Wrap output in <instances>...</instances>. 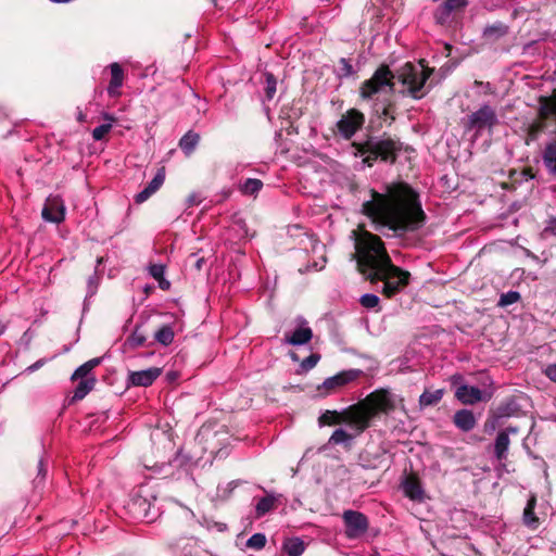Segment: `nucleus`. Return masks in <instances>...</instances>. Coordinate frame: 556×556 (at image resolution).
<instances>
[{
    "mask_svg": "<svg viewBox=\"0 0 556 556\" xmlns=\"http://www.w3.org/2000/svg\"><path fill=\"white\" fill-rule=\"evenodd\" d=\"M430 74L431 71L422 64L405 63L396 71V74H393L388 66L381 65L369 79L361 85L359 96L363 100H372L378 93L392 92L395 78L403 86V89L400 90L403 96L418 100L428 93L426 81Z\"/></svg>",
    "mask_w": 556,
    "mask_h": 556,
    "instance_id": "7ed1b4c3",
    "label": "nucleus"
},
{
    "mask_svg": "<svg viewBox=\"0 0 556 556\" xmlns=\"http://www.w3.org/2000/svg\"><path fill=\"white\" fill-rule=\"evenodd\" d=\"M545 232L552 233L556 237V218H551L547 226L545 227Z\"/></svg>",
    "mask_w": 556,
    "mask_h": 556,
    "instance_id": "49530a36",
    "label": "nucleus"
},
{
    "mask_svg": "<svg viewBox=\"0 0 556 556\" xmlns=\"http://www.w3.org/2000/svg\"><path fill=\"white\" fill-rule=\"evenodd\" d=\"M497 124L498 118L495 110L489 104H483L467 116L464 126L467 131H473L472 138L477 140L485 131L492 134Z\"/></svg>",
    "mask_w": 556,
    "mask_h": 556,
    "instance_id": "423d86ee",
    "label": "nucleus"
},
{
    "mask_svg": "<svg viewBox=\"0 0 556 556\" xmlns=\"http://www.w3.org/2000/svg\"><path fill=\"white\" fill-rule=\"evenodd\" d=\"M353 440V435L348 433L344 429L339 428L333 431L329 439V443L331 444H342Z\"/></svg>",
    "mask_w": 556,
    "mask_h": 556,
    "instance_id": "f704fd0d",
    "label": "nucleus"
},
{
    "mask_svg": "<svg viewBox=\"0 0 556 556\" xmlns=\"http://www.w3.org/2000/svg\"><path fill=\"white\" fill-rule=\"evenodd\" d=\"M263 182L256 178H248L241 186L240 191L245 195H253L260 192Z\"/></svg>",
    "mask_w": 556,
    "mask_h": 556,
    "instance_id": "c85d7f7f",
    "label": "nucleus"
},
{
    "mask_svg": "<svg viewBox=\"0 0 556 556\" xmlns=\"http://www.w3.org/2000/svg\"><path fill=\"white\" fill-rule=\"evenodd\" d=\"M452 14V11H450V8L446 7L444 3H442L435 11L434 17L439 24H444L450 15Z\"/></svg>",
    "mask_w": 556,
    "mask_h": 556,
    "instance_id": "ea45409f",
    "label": "nucleus"
},
{
    "mask_svg": "<svg viewBox=\"0 0 556 556\" xmlns=\"http://www.w3.org/2000/svg\"><path fill=\"white\" fill-rule=\"evenodd\" d=\"M242 482L243 481H241V480L230 481L226 486L227 495L229 496L236 488H238L240 484H242Z\"/></svg>",
    "mask_w": 556,
    "mask_h": 556,
    "instance_id": "de8ad7c7",
    "label": "nucleus"
},
{
    "mask_svg": "<svg viewBox=\"0 0 556 556\" xmlns=\"http://www.w3.org/2000/svg\"><path fill=\"white\" fill-rule=\"evenodd\" d=\"M299 327L290 334L285 337V342L290 345H303L311 341L313 338V331L307 326L305 319L300 317Z\"/></svg>",
    "mask_w": 556,
    "mask_h": 556,
    "instance_id": "2eb2a0df",
    "label": "nucleus"
},
{
    "mask_svg": "<svg viewBox=\"0 0 556 556\" xmlns=\"http://www.w3.org/2000/svg\"><path fill=\"white\" fill-rule=\"evenodd\" d=\"M456 399L465 405H473L481 401H488L491 395H485L479 388L460 384L455 391Z\"/></svg>",
    "mask_w": 556,
    "mask_h": 556,
    "instance_id": "f8f14e48",
    "label": "nucleus"
},
{
    "mask_svg": "<svg viewBox=\"0 0 556 556\" xmlns=\"http://www.w3.org/2000/svg\"><path fill=\"white\" fill-rule=\"evenodd\" d=\"M47 462L43 458H40L37 466V477L34 479V488H38L42 484L47 476Z\"/></svg>",
    "mask_w": 556,
    "mask_h": 556,
    "instance_id": "58836bf2",
    "label": "nucleus"
},
{
    "mask_svg": "<svg viewBox=\"0 0 556 556\" xmlns=\"http://www.w3.org/2000/svg\"><path fill=\"white\" fill-rule=\"evenodd\" d=\"M304 549L305 544L300 538H291L283 543V551L288 556H301Z\"/></svg>",
    "mask_w": 556,
    "mask_h": 556,
    "instance_id": "393cba45",
    "label": "nucleus"
},
{
    "mask_svg": "<svg viewBox=\"0 0 556 556\" xmlns=\"http://www.w3.org/2000/svg\"><path fill=\"white\" fill-rule=\"evenodd\" d=\"M159 281H160V287L162 289H167L169 287V282L168 281H162V279L159 280Z\"/></svg>",
    "mask_w": 556,
    "mask_h": 556,
    "instance_id": "6e6d98bb",
    "label": "nucleus"
},
{
    "mask_svg": "<svg viewBox=\"0 0 556 556\" xmlns=\"http://www.w3.org/2000/svg\"><path fill=\"white\" fill-rule=\"evenodd\" d=\"M380 299L374 293H365L361 296L359 303L363 307L374 309L379 307Z\"/></svg>",
    "mask_w": 556,
    "mask_h": 556,
    "instance_id": "c9c22d12",
    "label": "nucleus"
},
{
    "mask_svg": "<svg viewBox=\"0 0 556 556\" xmlns=\"http://www.w3.org/2000/svg\"><path fill=\"white\" fill-rule=\"evenodd\" d=\"M313 267L317 270V263H314Z\"/></svg>",
    "mask_w": 556,
    "mask_h": 556,
    "instance_id": "e2e57ef3",
    "label": "nucleus"
},
{
    "mask_svg": "<svg viewBox=\"0 0 556 556\" xmlns=\"http://www.w3.org/2000/svg\"><path fill=\"white\" fill-rule=\"evenodd\" d=\"M46 222L60 224L65 218V205L60 197H49L41 212Z\"/></svg>",
    "mask_w": 556,
    "mask_h": 556,
    "instance_id": "9b49d317",
    "label": "nucleus"
},
{
    "mask_svg": "<svg viewBox=\"0 0 556 556\" xmlns=\"http://www.w3.org/2000/svg\"><path fill=\"white\" fill-rule=\"evenodd\" d=\"M539 130H540V126H539V125H532V126L530 127L529 138H530L531 140H535V138H536V134H538V131H539Z\"/></svg>",
    "mask_w": 556,
    "mask_h": 556,
    "instance_id": "603ef678",
    "label": "nucleus"
},
{
    "mask_svg": "<svg viewBox=\"0 0 556 556\" xmlns=\"http://www.w3.org/2000/svg\"><path fill=\"white\" fill-rule=\"evenodd\" d=\"M128 509L138 519L154 520L157 515L153 502L141 494H135L128 502Z\"/></svg>",
    "mask_w": 556,
    "mask_h": 556,
    "instance_id": "9d476101",
    "label": "nucleus"
},
{
    "mask_svg": "<svg viewBox=\"0 0 556 556\" xmlns=\"http://www.w3.org/2000/svg\"><path fill=\"white\" fill-rule=\"evenodd\" d=\"M506 31H507V28L504 25L498 24L497 26L486 27L484 30V35L485 36L496 35L497 37H500V36L505 35Z\"/></svg>",
    "mask_w": 556,
    "mask_h": 556,
    "instance_id": "79ce46f5",
    "label": "nucleus"
},
{
    "mask_svg": "<svg viewBox=\"0 0 556 556\" xmlns=\"http://www.w3.org/2000/svg\"><path fill=\"white\" fill-rule=\"evenodd\" d=\"M77 119H78V122H80V123H81V122H85V119H86V114H84L81 111H79V112H78V114H77Z\"/></svg>",
    "mask_w": 556,
    "mask_h": 556,
    "instance_id": "5fc2aeb1",
    "label": "nucleus"
},
{
    "mask_svg": "<svg viewBox=\"0 0 556 556\" xmlns=\"http://www.w3.org/2000/svg\"><path fill=\"white\" fill-rule=\"evenodd\" d=\"M497 412L501 417L514 416L518 412V404L514 400H507L498 406Z\"/></svg>",
    "mask_w": 556,
    "mask_h": 556,
    "instance_id": "7c9ffc66",
    "label": "nucleus"
},
{
    "mask_svg": "<svg viewBox=\"0 0 556 556\" xmlns=\"http://www.w3.org/2000/svg\"><path fill=\"white\" fill-rule=\"evenodd\" d=\"M264 492H266V496L258 500L255 505V514L256 517H263L268 511L273 510L277 506L278 500L281 497L280 494L268 493L264 488L260 486Z\"/></svg>",
    "mask_w": 556,
    "mask_h": 556,
    "instance_id": "a211bd4d",
    "label": "nucleus"
},
{
    "mask_svg": "<svg viewBox=\"0 0 556 556\" xmlns=\"http://www.w3.org/2000/svg\"><path fill=\"white\" fill-rule=\"evenodd\" d=\"M354 68L348 59L341 58L338 63L337 74L340 78H346L354 74Z\"/></svg>",
    "mask_w": 556,
    "mask_h": 556,
    "instance_id": "72a5a7b5",
    "label": "nucleus"
},
{
    "mask_svg": "<svg viewBox=\"0 0 556 556\" xmlns=\"http://www.w3.org/2000/svg\"><path fill=\"white\" fill-rule=\"evenodd\" d=\"M43 364H45V361L39 359V361L35 362L33 365L28 366L25 371L28 374H31V372L38 370L41 366H43Z\"/></svg>",
    "mask_w": 556,
    "mask_h": 556,
    "instance_id": "09e8293b",
    "label": "nucleus"
},
{
    "mask_svg": "<svg viewBox=\"0 0 556 556\" xmlns=\"http://www.w3.org/2000/svg\"><path fill=\"white\" fill-rule=\"evenodd\" d=\"M390 282L391 283H397V279L396 278H390Z\"/></svg>",
    "mask_w": 556,
    "mask_h": 556,
    "instance_id": "680f3d73",
    "label": "nucleus"
},
{
    "mask_svg": "<svg viewBox=\"0 0 556 556\" xmlns=\"http://www.w3.org/2000/svg\"><path fill=\"white\" fill-rule=\"evenodd\" d=\"M403 491L405 495L413 501H422L425 497V492L421 486L420 481L415 476H408L404 479Z\"/></svg>",
    "mask_w": 556,
    "mask_h": 556,
    "instance_id": "f3484780",
    "label": "nucleus"
},
{
    "mask_svg": "<svg viewBox=\"0 0 556 556\" xmlns=\"http://www.w3.org/2000/svg\"><path fill=\"white\" fill-rule=\"evenodd\" d=\"M364 123V114L356 109H351L337 122V129L342 138L349 140L362 128Z\"/></svg>",
    "mask_w": 556,
    "mask_h": 556,
    "instance_id": "6e6552de",
    "label": "nucleus"
},
{
    "mask_svg": "<svg viewBox=\"0 0 556 556\" xmlns=\"http://www.w3.org/2000/svg\"><path fill=\"white\" fill-rule=\"evenodd\" d=\"M545 375L554 382H556V364H551L545 369Z\"/></svg>",
    "mask_w": 556,
    "mask_h": 556,
    "instance_id": "a18cd8bd",
    "label": "nucleus"
},
{
    "mask_svg": "<svg viewBox=\"0 0 556 556\" xmlns=\"http://www.w3.org/2000/svg\"><path fill=\"white\" fill-rule=\"evenodd\" d=\"M442 397H443V390L442 389H438V390H435L433 392L425 391L419 396V404L422 407L432 406V405L438 404L442 400Z\"/></svg>",
    "mask_w": 556,
    "mask_h": 556,
    "instance_id": "bb28decb",
    "label": "nucleus"
},
{
    "mask_svg": "<svg viewBox=\"0 0 556 556\" xmlns=\"http://www.w3.org/2000/svg\"><path fill=\"white\" fill-rule=\"evenodd\" d=\"M91 370H88L87 366L83 364L79 366L74 374L72 375L73 380H80L86 378H94L93 376H90Z\"/></svg>",
    "mask_w": 556,
    "mask_h": 556,
    "instance_id": "a19ab883",
    "label": "nucleus"
},
{
    "mask_svg": "<svg viewBox=\"0 0 556 556\" xmlns=\"http://www.w3.org/2000/svg\"><path fill=\"white\" fill-rule=\"evenodd\" d=\"M203 262H204V258H199V260L197 261V263H195V267H197V269H199V270H200V269L202 268V264H203Z\"/></svg>",
    "mask_w": 556,
    "mask_h": 556,
    "instance_id": "4d7b16f0",
    "label": "nucleus"
},
{
    "mask_svg": "<svg viewBox=\"0 0 556 556\" xmlns=\"http://www.w3.org/2000/svg\"><path fill=\"white\" fill-rule=\"evenodd\" d=\"M355 155L364 156L363 163L372 166L377 160L394 163L401 151V143L390 137H369L365 142L354 143Z\"/></svg>",
    "mask_w": 556,
    "mask_h": 556,
    "instance_id": "39448f33",
    "label": "nucleus"
},
{
    "mask_svg": "<svg viewBox=\"0 0 556 556\" xmlns=\"http://www.w3.org/2000/svg\"><path fill=\"white\" fill-rule=\"evenodd\" d=\"M364 375L362 369H346L338 372L337 375L325 379V381L318 386L317 390L324 394H330L336 392L338 389H341L354 381H356L359 377Z\"/></svg>",
    "mask_w": 556,
    "mask_h": 556,
    "instance_id": "0eeeda50",
    "label": "nucleus"
},
{
    "mask_svg": "<svg viewBox=\"0 0 556 556\" xmlns=\"http://www.w3.org/2000/svg\"><path fill=\"white\" fill-rule=\"evenodd\" d=\"M266 545V536L263 533H254L247 541V546L256 551L262 549Z\"/></svg>",
    "mask_w": 556,
    "mask_h": 556,
    "instance_id": "e433bc0d",
    "label": "nucleus"
},
{
    "mask_svg": "<svg viewBox=\"0 0 556 556\" xmlns=\"http://www.w3.org/2000/svg\"><path fill=\"white\" fill-rule=\"evenodd\" d=\"M355 255L362 274L370 281H383L382 292L391 298L408 285L409 273L392 264L382 240L368 231L352 232Z\"/></svg>",
    "mask_w": 556,
    "mask_h": 556,
    "instance_id": "f03ea898",
    "label": "nucleus"
},
{
    "mask_svg": "<svg viewBox=\"0 0 556 556\" xmlns=\"http://www.w3.org/2000/svg\"><path fill=\"white\" fill-rule=\"evenodd\" d=\"M104 118L108 119L109 123L101 124L92 130V138L96 141L102 140L105 137V135L109 134L112 129V123L114 122V118L108 114L104 115Z\"/></svg>",
    "mask_w": 556,
    "mask_h": 556,
    "instance_id": "c756f323",
    "label": "nucleus"
},
{
    "mask_svg": "<svg viewBox=\"0 0 556 556\" xmlns=\"http://www.w3.org/2000/svg\"><path fill=\"white\" fill-rule=\"evenodd\" d=\"M146 341L147 337L139 330V327L137 326L135 330L127 337L124 345L134 350L144 345Z\"/></svg>",
    "mask_w": 556,
    "mask_h": 556,
    "instance_id": "cd10ccee",
    "label": "nucleus"
},
{
    "mask_svg": "<svg viewBox=\"0 0 556 556\" xmlns=\"http://www.w3.org/2000/svg\"><path fill=\"white\" fill-rule=\"evenodd\" d=\"M111 70V80L108 87V93L111 97H115L118 94V88L123 85L124 72L118 63H112L110 65Z\"/></svg>",
    "mask_w": 556,
    "mask_h": 556,
    "instance_id": "412c9836",
    "label": "nucleus"
},
{
    "mask_svg": "<svg viewBox=\"0 0 556 556\" xmlns=\"http://www.w3.org/2000/svg\"><path fill=\"white\" fill-rule=\"evenodd\" d=\"M520 299L521 295L518 291L510 290L506 293L501 294L497 305L501 307H506L508 305L519 302Z\"/></svg>",
    "mask_w": 556,
    "mask_h": 556,
    "instance_id": "473e14b6",
    "label": "nucleus"
},
{
    "mask_svg": "<svg viewBox=\"0 0 556 556\" xmlns=\"http://www.w3.org/2000/svg\"><path fill=\"white\" fill-rule=\"evenodd\" d=\"M543 163L548 173L556 176V140L546 144L543 152Z\"/></svg>",
    "mask_w": 556,
    "mask_h": 556,
    "instance_id": "4be33fe9",
    "label": "nucleus"
},
{
    "mask_svg": "<svg viewBox=\"0 0 556 556\" xmlns=\"http://www.w3.org/2000/svg\"><path fill=\"white\" fill-rule=\"evenodd\" d=\"M443 3L450 8V11L454 12L456 10L465 8L468 4V1L467 0H446Z\"/></svg>",
    "mask_w": 556,
    "mask_h": 556,
    "instance_id": "c03bdc74",
    "label": "nucleus"
},
{
    "mask_svg": "<svg viewBox=\"0 0 556 556\" xmlns=\"http://www.w3.org/2000/svg\"><path fill=\"white\" fill-rule=\"evenodd\" d=\"M456 379H462V376L454 377V381H455Z\"/></svg>",
    "mask_w": 556,
    "mask_h": 556,
    "instance_id": "0e129e2a",
    "label": "nucleus"
},
{
    "mask_svg": "<svg viewBox=\"0 0 556 556\" xmlns=\"http://www.w3.org/2000/svg\"><path fill=\"white\" fill-rule=\"evenodd\" d=\"M319 359L320 355L317 353H312L311 355L305 357L300 364L301 372H307L308 370L313 369L317 365Z\"/></svg>",
    "mask_w": 556,
    "mask_h": 556,
    "instance_id": "4c0bfd02",
    "label": "nucleus"
},
{
    "mask_svg": "<svg viewBox=\"0 0 556 556\" xmlns=\"http://www.w3.org/2000/svg\"><path fill=\"white\" fill-rule=\"evenodd\" d=\"M100 362H101L100 358H92V359L86 362L85 365L87 366L88 370H92L94 367H97L100 364Z\"/></svg>",
    "mask_w": 556,
    "mask_h": 556,
    "instance_id": "3c124183",
    "label": "nucleus"
},
{
    "mask_svg": "<svg viewBox=\"0 0 556 556\" xmlns=\"http://www.w3.org/2000/svg\"><path fill=\"white\" fill-rule=\"evenodd\" d=\"M291 357H292V359H293V361H298V359H299V358H298V355H296L295 353H292V354H291Z\"/></svg>",
    "mask_w": 556,
    "mask_h": 556,
    "instance_id": "052dcab7",
    "label": "nucleus"
},
{
    "mask_svg": "<svg viewBox=\"0 0 556 556\" xmlns=\"http://www.w3.org/2000/svg\"><path fill=\"white\" fill-rule=\"evenodd\" d=\"M188 203L189 205H195V204H199V200L197 198V195L192 194L188 198Z\"/></svg>",
    "mask_w": 556,
    "mask_h": 556,
    "instance_id": "864d4df0",
    "label": "nucleus"
},
{
    "mask_svg": "<svg viewBox=\"0 0 556 556\" xmlns=\"http://www.w3.org/2000/svg\"><path fill=\"white\" fill-rule=\"evenodd\" d=\"M149 273L154 279L161 280L164 276V266L161 264H153L149 267Z\"/></svg>",
    "mask_w": 556,
    "mask_h": 556,
    "instance_id": "37998d69",
    "label": "nucleus"
},
{
    "mask_svg": "<svg viewBox=\"0 0 556 556\" xmlns=\"http://www.w3.org/2000/svg\"><path fill=\"white\" fill-rule=\"evenodd\" d=\"M207 527H208V529L215 528L218 532H224L227 530V525L224 522H213L212 526L208 525Z\"/></svg>",
    "mask_w": 556,
    "mask_h": 556,
    "instance_id": "8fccbe9b",
    "label": "nucleus"
},
{
    "mask_svg": "<svg viewBox=\"0 0 556 556\" xmlns=\"http://www.w3.org/2000/svg\"><path fill=\"white\" fill-rule=\"evenodd\" d=\"M277 91V79L271 73L265 74V97L271 100Z\"/></svg>",
    "mask_w": 556,
    "mask_h": 556,
    "instance_id": "2f4dec72",
    "label": "nucleus"
},
{
    "mask_svg": "<svg viewBox=\"0 0 556 556\" xmlns=\"http://www.w3.org/2000/svg\"><path fill=\"white\" fill-rule=\"evenodd\" d=\"M94 279H96V277H94V276H92V277H90V278H89V280H88L89 289H91V286H92V283H93Z\"/></svg>",
    "mask_w": 556,
    "mask_h": 556,
    "instance_id": "13d9d810",
    "label": "nucleus"
},
{
    "mask_svg": "<svg viewBox=\"0 0 556 556\" xmlns=\"http://www.w3.org/2000/svg\"><path fill=\"white\" fill-rule=\"evenodd\" d=\"M362 212L384 236L402 237L420 229L426 223L418 194L402 182L388 186L386 194L372 191L371 200L363 203Z\"/></svg>",
    "mask_w": 556,
    "mask_h": 556,
    "instance_id": "f257e3e1",
    "label": "nucleus"
},
{
    "mask_svg": "<svg viewBox=\"0 0 556 556\" xmlns=\"http://www.w3.org/2000/svg\"><path fill=\"white\" fill-rule=\"evenodd\" d=\"M395 408L394 396L388 391H376L365 400L353 404L341 412L326 410L319 417L321 426L345 424L356 431L364 432L379 413L389 414Z\"/></svg>",
    "mask_w": 556,
    "mask_h": 556,
    "instance_id": "20e7f679",
    "label": "nucleus"
},
{
    "mask_svg": "<svg viewBox=\"0 0 556 556\" xmlns=\"http://www.w3.org/2000/svg\"><path fill=\"white\" fill-rule=\"evenodd\" d=\"M200 136L197 132L188 131L179 140V148L186 155H190L197 148Z\"/></svg>",
    "mask_w": 556,
    "mask_h": 556,
    "instance_id": "5701e85b",
    "label": "nucleus"
},
{
    "mask_svg": "<svg viewBox=\"0 0 556 556\" xmlns=\"http://www.w3.org/2000/svg\"><path fill=\"white\" fill-rule=\"evenodd\" d=\"M175 333L173 328L169 325H163L159 330L154 333V339L160 344L167 346L174 340Z\"/></svg>",
    "mask_w": 556,
    "mask_h": 556,
    "instance_id": "a878e982",
    "label": "nucleus"
},
{
    "mask_svg": "<svg viewBox=\"0 0 556 556\" xmlns=\"http://www.w3.org/2000/svg\"><path fill=\"white\" fill-rule=\"evenodd\" d=\"M161 368L150 367L144 370L131 371L128 376V380L136 387H149L161 376Z\"/></svg>",
    "mask_w": 556,
    "mask_h": 556,
    "instance_id": "4468645a",
    "label": "nucleus"
},
{
    "mask_svg": "<svg viewBox=\"0 0 556 556\" xmlns=\"http://www.w3.org/2000/svg\"><path fill=\"white\" fill-rule=\"evenodd\" d=\"M536 506V496L535 494H531L528 498L527 505L523 509L522 514V522L529 529L535 530L540 526L539 518L536 517L534 509Z\"/></svg>",
    "mask_w": 556,
    "mask_h": 556,
    "instance_id": "aec40b11",
    "label": "nucleus"
},
{
    "mask_svg": "<svg viewBox=\"0 0 556 556\" xmlns=\"http://www.w3.org/2000/svg\"><path fill=\"white\" fill-rule=\"evenodd\" d=\"M165 180V168L161 167L156 172L153 179L135 197V202L141 204L146 202L152 194H154L164 184Z\"/></svg>",
    "mask_w": 556,
    "mask_h": 556,
    "instance_id": "dca6fc26",
    "label": "nucleus"
},
{
    "mask_svg": "<svg viewBox=\"0 0 556 556\" xmlns=\"http://www.w3.org/2000/svg\"><path fill=\"white\" fill-rule=\"evenodd\" d=\"M5 331V326L0 321V336Z\"/></svg>",
    "mask_w": 556,
    "mask_h": 556,
    "instance_id": "bf43d9fd",
    "label": "nucleus"
},
{
    "mask_svg": "<svg viewBox=\"0 0 556 556\" xmlns=\"http://www.w3.org/2000/svg\"><path fill=\"white\" fill-rule=\"evenodd\" d=\"M518 431L517 427L509 426L497 433L494 442V456L497 460L501 462L507 458L510 444L509 434H517Z\"/></svg>",
    "mask_w": 556,
    "mask_h": 556,
    "instance_id": "ddd939ff",
    "label": "nucleus"
},
{
    "mask_svg": "<svg viewBox=\"0 0 556 556\" xmlns=\"http://www.w3.org/2000/svg\"><path fill=\"white\" fill-rule=\"evenodd\" d=\"M94 384L96 378L80 379L75 388L73 401L83 400L94 388Z\"/></svg>",
    "mask_w": 556,
    "mask_h": 556,
    "instance_id": "b1692460",
    "label": "nucleus"
},
{
    "mask_svg": "<svg viewBox=\"0 0 556 556\" xmlns=\"http://www.w3.org/2000/svg\"><path fill=\"white\" fill-rule=\"evenodd\" d=\"M455 426L464 432H469L476 427V418L471 410L459 409L453 417Z\"/></svg>",
    "mask_w": 556,
    "mask_h": 556,
    "instance_id": "6ab92c4d",
    "label": "nucleus"
},
{
    "mask_svg": "<svg viewBox=\"0 0 556 556\" xmlns=\"http://www.w3.org/2000/svg\"><path fill=\"white\" fill-rule=\"evenodd\" d=\"M342 518L345 525V534L350 539L363 535L368 529V519L363 513L345 510Z\"/></svg>",
    "mask_w": 556,
    "mask_h": 556,
    "instance_id": "1a4fd4ad",
    "label": "nucleus"
}]
</instances>
